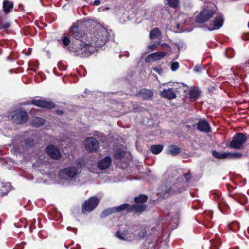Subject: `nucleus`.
Segmentation results:
<instances>
[{
    "label": "nucleus",
    "instance_id": "f257e3e1",
    "mask_svg": "<svg viewBox=\"0 0 249 249\" xmlns=\"http://www.w3.org/2000/svg\"><path fill=\"white\" fill-rule=\"evenodd\" d=\"M89 27L83 32L78 26L73 25L71 29L72 36L75 39L71 50L75 55L87 57L103 46L108 38V31L100 23L88 22Z\"/></svg>",
    "mask_w": 249,
    "mask_h": 249
},
{
    "label": "nucleus",
    "instance_id": "f03ea898",
    "mask_svg": "<svg viewBox=\"0 0 249 249\" xmlns=\"http://www.w3.org/2000/svg\"><path fill=\"white\" fill-rule=\"evenodd\" d=\"M192 176L190 173L179 176L176 170L172 172L168 171L165 175L164 181V195L177 194L184 191L188 187V182L191 179Z\"/></svg>",
    "mask_w": 249,
    "mask_h": 249
},
{
    "label": "nucleus",
    "instance_id": "7ed1b4c3",
    "mask_svg": "<svg viewBox=\"0 0 249 249\" xmlns=\"http://www.w3.org/2000/svg\"><path fill=\"white\" fill-rule=\"evenodd\" d=\"M79 172L75 166H70L60 170L58 174L59 179L63 184L74 185L76 182L77 177Z\"/></svg>",
    "mask_w": 249,
    "mask_h": 249
},
{
    "label": "nucleus",
    "instance_id": "20e7f679",
    "mask_svg": "<svg viewBox=\"0 0 249 249\" xmlns=\"http://www.w3.org/2000/svg\"><path fill=\"white\" fill-rule=\"evenodd\" d=\"M8 117L16 124H20L25 123L28 120V114L25 111L16 109L8 113Z\"/></svg>",
    "mask_w": 249,
    "mask_h": 249
},
{
    "label": "nucleus",
    "instance_id": "39448f33",
    "mask_svg": "<svg viewBox=\"0 0 249 249\" xmlns=\"http://www.w3.org/2000/svg\"><path fill=\"white\" fill-rule=\"evenodd\" d=\"M247 137L242 133H237L233 137L232 141L227 146L236 149H241L247 141Z\"/></svg>",
    "mask_w": 249,
    "mask_h": 249
},
{
    "label": "nucleus",
    "instance_id": "423d86ee",
    "mask_svg": "<svg viewBox=\"0 0 249 249\" xmlns=\"http://www.w3.org/2000/svg\"><path fill=\"white\" fill-rule=\"evenodd\" d=\"M214 14V10L212 7H207L204 8L198 15L195 21L198 23H202L207 22L210 18H211Z\"/></svg>",
    "mask_w": 249,
    "mask_h": 249
},
{
    "label": "nucleus",
    "instance_id": "0eeeda50",
    "mask_svg": "<svg viewBox=\"0 0 249 249\" xmlns=\"http://www.w3.org/2000/svg\"><path fill=\"white\" fill-rule=\"evenodd\" d=\"M100 199L97 197H91L82 204V211L84 213L92 211L98 206Z\"/></svg>",
    "mask_w": 249,
    "mask_h": 249
},
{
    "label": "nucleus",
    "instance_id": "6e6552de",
    "mask_svg": "<svg viewBox=\"0 0 249 249\" xmlns=\"http://www.w3.org/2000/svg\"><path fill=\"white\" fill-rule=\"evenodd\" d=\"M23 105H34L38 107L47 108H52L55 107V104L53 102L41 99L33 100L31 102H26Z\"/></svg>",
    "mask_w": 249,
    "mask_h": 249
},
{
    "label": "nucleus",
    "instance_id": "1a4fd4ad",
    "mask_svg": "<svg viewBox=\"0 0 249 249\" xmlns=\"http://www.w3.org/2000/svg\"><path fill=\"white\" fill-rule=\"evenodd\" d=\"M85 148L89 152L96 151L98 148V142L95 138H87L85 140Z\"/></svg>",
    "mask_w": 249,
    "mask_h": 249
},
{
    "label": "nucleus",
    "instance_id": "9d476101",
    "mask_svg": "<svg viewBox=\"0 0 249 249\" xmlns=\"http://www.w3.org/2000/svg\"><path fill=\"white\" fill-rule=\"evenodd\" d=\"M47 154L53 159H59L61 157V154L59 150L53 145H49L46 147Z\"/></svg>",
    "mask_w": 249,
    "mask_h": 249
},
{
    "label": "nucleus",
    "instance_id": "9b49d317",
    "mask_svg": "<svg viewBox=\"0 0 249 249\" xmlns=\"http://www.w3.org/2000/svg\"><path fill=\"white\" fill-rule=\"evenodd\" d=\"M116 236L120 239L127 241H132L134 239L135 235L132 232L128 231H118L116 232Z\"/></svg>",
    "mask_w": 249,
    "mask_h": 249
},
{
    "label": "nucleus",
    "instance_id": "f8f14e48",
    "mask_svg": "<svg viewBox=\"0 0 249 249\" xmlns=\"http://www.w3.org/2000/svg\"><path fill=\"white\" fill-rule=\"evenodd\" d=\"M223 24V17L222 15L216 16L213 21V24H211L208 27V30L213 31L219 29Z\"/></svg>",
    "mask_w": 249,
    "mask_h": 249
},
{
    "label": "nucleus",
    "instance_id": "ddd939ff",
    "mask_svg": "<svg viewBox=\"0 0 249 249\" xmlns=\"http://www.w3.org/2000/svg\"><path fill=\"white\" fill-rule=\"evenodd\" d=\"M167 54L165 52H159L152 53L148 55L145 58L146 62H150L152 61H157L162 58Z\"/></svg>",
    "mask_w": 249,
    "mask_h": 249
},
{
    "label": "nucleus",
    "instance_id": "4468645a",
    "mask_svg": "<svg viewBox=\"0 0 249 249\" xmlns=\"http://www.w3.org/2000/svg\"><path fill=\"white\" fill-rule=\"evenodd\" d=\"M112 159L110 156H106L97 162V166L100 170H105L111 165Z\"/></svg>",
    "mask_w": 249,
    "mask_h": 249
},
{
    "label": "nucleus",
    "instance_id": "2eb2a0df",
    "mask_svg": "<svg viewBox=\"0 0 249 249\" xmlns=\"http://www.w3.org/2000/svg\"><path fill=\"white\" fill-rule=\"evenodd\" d=\"M161 97L166 98L169 100H172L176 98L177 95L173 89L168 88L164 89L160 93Z\"/></svg>",
    "mask_w": 249,
    "mask_h": 249
},
{
    "label": "nucleus",
    "instance_id": "dca6fc26",
    "mask_svg": "<svg viewBox=\"0 0 249 249\" xmlns=\"http://www.w3.org/2000/svg\"><path fill=\"white\" fill-rule=\"evenodd\" d=\"M125 151L120 148H117L114 150V158L116 163L118 165L124 159Z\"/></svg>",
    "mask_w": 249,
    "mask_h": 249
},
{
    "label": "nucleus",
    "instance_id": "f3484780",
    "mask_svg": "<svg viewBox=\"0 0 249 249\" xmlns=\"http://www.w3.org/2000/svg\"><path fill=\"white\" fill-rule=\"evenodd\" d=\"M137 95L144 100H151L153 98V93L150 90L143 89L138 92Z\"/></svg>",
    "mask_w": 249,
    "mask_h": 249
},
{
    "label": "nucleus",
    "instance_id": "a211bd4d",
    "mask_svg": "<svg viewBox=\"0 0 249 249\" xmlns=\"http://www.w3.org/2000/svg\"><path fill=\"white\" fill-rule=\"evenodd\" d=\"M197 127L201 132L208 133L211 131L209 124L205 120L200 121L197 124Z\"/></svg>",
    "mask_w": 249,
    "mask_h": 249
},
{
    "label": "nucleus",
    "instance_id": "6ab92c4d",
    "mask_svg": "<svg viewBox=\"0 0 249 249\" xmlns=\"http://www.w3.org/2000/svg\"><path fill=\"white\" fill-rule=\"evenodd\" d=\"M11 189L9 182H0V196H3L7 194Z\"/></svg>",
    "mask_w": 249,
    "mask_h": 249
},
{
    "label": "nucleus",
    "instance_id": "aec40b11",
    "mask_svg": "<svg viewBox=\"0 0 249 249\" xmlns=\"http://www.w3.org/2000/svg\"><path fill=\"white\" fill-rule=\"evenodd\" d=\"M146 208V206L143 204H137L131 205V212L135 213H140L144 211Z\"/></svg>",
    "mask_w": 249,
    "mask_h": 249
},
{
    "label": "nucleus",
    "instance_id": "412c9836",
    "mask_svg": "<svg viewBox=\"0 0 249 249\" xmlns=\"http://www.w3.org/2000/svg\"><path fill=\"white\" fill-rule=\"evenodd\" d=\"M114 212H118L123 211H126L127 212H131V205L124 203L119 206L113 207Z\"/></svg>",
    "mask_w": 249,
    "mask_h": 249
},
{
    "label": "nucleus",
    "instance_id": "4be33fe9",
    "mask_svg": "<svg viewBox=\"0 0 249 249\" xmlns=\"http://www.w3.org/2000/svg\"><path fill=\"white\" fill-rule=\"evenodd\" d=\"M13 5L14 4L13 2L7 0H4L3 1V11L5 13H9L11 10L13 9Z\"/></svg>",
    "mask_w": 249,
    "mask_h": 249
},
{
    "label": "nucleus",
    "instance_id": "5701e85b",
    "mask_svg": "<svg viewBox=\"0 0 249 249\" xmlns=\"http://www.w3.org/2000/svg\"><path fill=\"white\" fill-rule=\"evenodd\" d=\"M180 152L179 148L175 145H170L168 147L167 153L172 156H176Z\"/></svg>",
    "mask_w": 249,
    "mask_h": 249
},
{
    "label": "nucleus",
    "instance_id": "b1692460",
    "mask_svg": "<svg viewBox=\"0 0 249 249\" xmlns=\"http://www.w3.org/2000/svg\"><path fill=\"white\" fill-rule=\"evenodd\" d=\"M45 120L42 118H39V117H36L32 120V124L34 126L38 127H39V126H41L42 125L44 124L45 123Z\"/></svg>",
    "mask_w": 249,
    "mask_h": 249
},
{
    "label": "nucleus",
    "instance_id": "393cba45",
    "mask_svg": "<svg viewBox=\"0 0 249 249\" xmlns=\"http://www.w3.org/2000/svg\"><path fill=\"white\" fill-rule=\"evenodd\" d=\"M213 155L216 158L219 159H228V152H218L216 151H213Z\"/></svg>",
    "mask_w": 249,
    "mask_h": 249
},
{
    "label": "nucleus",
    "instance_id": "a878e982",
    "mask_svg": "<svg viewBox=\"0 0 249 249\" xmlns=\"http://www.w3.org/2000/svg\"><path fill=\"white\" fill-rule=\"evenodd\" d=\"M163 148L162 145H153L151 147V150L152 152L154 154H158L161 152Z\"/></svg>",
    "mask_w": 249,
    "mask_h": 249
},
{
    "label": "nucleus",
    "instance_id": "bb28decb",
    "mask_svg": "<svg viewBox=\"0 0 249 249\" xmlns=\"http://www.w3.org/2000/svg\"><path fill=\"white\" fill-rule=\"evenodd\" d=\"M160 35V31L158 28H155L150 33V38L155 39L158 38Z\"/></svg>",
    "mask_w": 249,
    "mask_h": 249
},
{
    "label": "nucleus",
    "instance_id": "cd10ccee",
    "mask_svg": "<svg viewBox=\"0 0 249 249\" xmlns=\"http://www.w3.org/2000/svg\"><path fill=\"white\" fill-rule=\"evenodd\" d=\"M147 200V196L144 195H141L135 197L134 198V201L137 204H142L146 202Z\"/></svg>",
    "mask_w": 249,
    "mask_h": 249
},
{
    "label": "nucleus",
    "instance_id": "c85d7f7f",
    "mask_svg": "<svg viewBox=\"0 0 249 249\" xmlns=\"http://www.w3.org/2000/svg\"><path fill=\"white\" fill-rule=\"evenodd\" d=\"M242 154L238 152H228V159H239L242 157Z\"/></svg>",
    "mask_w": 249,
    "mask_h": 249
},
{
    "label": "nucleus",
    "instance_id": "c756f323",
    "mask_svg": "<svg viewBox=\"0 0 249 249\" xmlns=\"http://www.w3.org/2000/svg\"><path fill=\"white\" fill-rule=\"evenodd\" d=\"M200 92L198 89H193L189 91V94L191 98L196 99L199 96Z\"/></svg>",
    "mask_w": 249,
    "mask_h": 249
},
{
    "label": "nucleus",
    "instance_id": "7c9ffc66",
    "mask_svg": "<svg viewBox=\"0 0 249 249\" xmlns=\"http://www.w3.org/2000/svg\"><path fill=\"white\" fill-rule=\"evenodd\" d=\"M165 4H167L170 7L175 8L179 5V0H166Z\"/></svg>",
    "mask_w": 249,
    "mask_h": 249
},
{
    "label": "nucleus",
    "instance_id": "2f4dec72",
    "mask_svg": "<svg viewBox=\"0 0 249 249\" xmlns=\"http://www.w3.org/2000/svg\"><path fill=\"white\" fill-rule=\"evenodd\" d=\"M115 213L114 208H110L104 210L101 213V216L102 217H105L110 214L112 213Z\"/></svg>",
    "mask_w": 249,
    "mask_h": 249
},
{
    "label": "nucleus",
    "instance_id": "473e14b6",
    "mask_svg": "<svg viewBox=\"0 0 249 249\" xmlns=\"http://www.w3.org/2000/svg\"><path fill=\"white\" fill-rule=\"evenodd\" d=\"M239 227V223L236 221L232 222L228 226V228L232 231H236L237 229H238Z\"/></svg>",
    "mask_w": 249,
    "mask_h": 249
},
{
    "label": "nucleus",
    "instance_id": "72a5a7b5",
    "mask_svg": "<svg viewBox=\"0 0 249 249\" xmlns=\"http://www.w3.org/2000/svg\"><path fill=\"white\" fill-rule=\"evenodd\" d=\"M34 140L33 135L32 134L31 137L25 140V143L27 146H31L34 145Z\"/></svg>",
    "mask_w": 249,
    "mask_h": 249
},
{
    "label": "nucleus",
    "instance_id": "f704fd0d",
    "mask_svg": "<svg viewBox=\"0 0 249 249\" xmlns=\"http://www.w3.org/2000/svg\"><path fill=\"white\" fill-rule=\"evenodd\" d=\"M225 54L227 57L231 58L234 55V52L232 49L229 48L226 51Z\"/></svg>",
    "mask_w": 249,
    "mask_h": 249
},
{
    "label": "nucleus",
    "instance_id": "c9c22d12",
    "mask_svg": "<svg viewBox=\"0 0 249 249\" xmlns=\"http://www.w3.org/2000/svg\"><path fill=\"white\" fill-rule=\"evenodd\" d=\"M179 67V63L178 62H173L171 64V69L172 71H176Z\"/></svg>",
    "mask_w": 249,
    "mask_h": 249
},
{
    "label": "nucleus",
    "instance_id": "e433bc0d",
    "mask_svg": "<svg viewBox=\"0 0 249 249\" xmlns=\"http://www.w3.org/2000/svg\"><path fill=\"white\" fill-rule=\"evenodd\" d=\"M71 42L70 38L66 36H64L62 39V43L65 46H68Z\"/></svg>",
    "mask_w": 249,
    "mask_h": 249
},
{
    "label": "nucleus",
    "instance_id": "4c0bfd02",
    "mask_svg": "<svg viewBox=\"0 0 249 249\" xmlns=\"http://www.w3.org/2000/svg\"><path fill=\"white\" fill-rule=\"evenodd\" d=\"M186 17H187V16L186 15H185L184 14H180V15L178 16V19L179 20V22L180 23H182L183 22H185L186 21V20H185V21H183L182 20V18H185L186 19Z\"/></svg>",
    "mask_w": 249,
    "mask_h": 249
},
{
    "label": "nucleus",
    "instance_id": "58836bf2",
    "mask_svg": "<svg viewBox=\"0 0 249 249\" xmlns=\"http://www.w3.org/2000/svg\"><path fill=\"white\" fill-rule=\"evenodd\" d=\"M153 70L159 74H162L163 73V70L160 67L154 68Z\"/></svg>",
    "mask_w": 249,
    "mask_h": 249
},
{
    "label": "nucleus",
    "instance_id": "ea45409f",
    "mask_svg": "<svg viewBox=\"0 0 249 249\" xmlns=\"http://www.w3.org/2000/svg\"><path fill=\"white\" fill-rule=\"evenodd\" d=\"M194 71L196 72H200L201 70V66H199V65H196V66L195 67H194Z\"/></svg>",
    "mask_w": 249,
    "mask_h": 249
},
{
    "label": "nucleus",
    "instance_id": "a19ab883",
    "mask_svg": "<svg viewBox=\"0 0 249 249\" xmlns=\"http://www.w3.org/2000/svg\"><path fill=\"white\" fill-rule=\"evenodd\" d=\"M159 45V43H154L153 44H152V45H150L149 46V48L150 49H151V50L152 51H153L154 50L156 49V48H157V46Z\"/></svg>",
    "mask_w": 249,
    "mask_h": 249
},
{
    "label": "nucleus",
    "instance_id": "79ce46f5",
    "mask_svg": "<svg viewBox=\"0 0 249 249\" xmlns=\"http://www.w3.org/2000/svg\"><path fill=\"white\" fill-rule=\"evenodd\" d=\"M145 234H146L145 231L141 232L139 233V234H138L139 237H143L145 235Z\"/></svg>",
    "mask_w": 249,
    "mask_h": 249
},
{
    "label": "nucleus",
    "instance_id": "37998d69",
    "mask_svg": "<svg viewBox=\"0 0 249 249\" xmlns=\"http://www.w3.org/2000/svg\"><path fill=\"white\" fill-rule=\"evenodd\" d=\"M161 46L163 48L165 49V48H170V46H169V45H168L166 43H163L161 45Z\"/></svg>",
    "mask_w": 249,
    "mask_h": 249
},
{
    "label": "nucleus",
    "instance_id": "c03bdc74",
    "mask_svg": "<svg viewBox=\"0 0 249 249\" xmlns=\"http://www.w3.org/2000/svg\"><path fill=\"white\" fill-rule=\"evenodd\" d=\"M100 3V1L99 0H96L94 2V5H98Z\"/></svg>",
    "mask_w": 249,
    "mask_h": 249
},
{
    "label": "nucleus",
    "instance_id": "a18cd8bd",
    "mask_svg": "<svg viewBox=\"0 0 249 249\" xmlns=\"http://www.w3.org/2000/svg\"><path fill=\"white\" fill-rule=\"evenodd\" d=\"M22 245H19L17 246L14 249H22Z\"/></svg>",
    "mask_w": 249,
    "mask_h": 249
},
{
    "label": "nucleus",
    "instance_id": "49530a36",
    "mask_svg": "<svg viewBox=\"0 0 249 249\" xmlns=\"http://www.w3.org/2000/svg\"><path fill=\"white\" fill-rule=\"evenodd\" d=\"M233 199L237 202H240V201L238 200V199L235 197V196H234L233 197Z\"/></svg>",
    "mask_w": 249,
    "mask_h": 249
},
{
    "label": "nucleus",
    "instance_id": "de8ad7c7",
    "mask_svg": "<svg viewBox=\"0 0 249 249\" xmlns=\"http://www.w3.org/2000/svg\"><path fill=\"white\" fill-rule=\"evenodd\" d=\"M178 218H179V214L178 213V214H177L176 215V217H175V218L176 219H178Z\"/></svg>",
    "mask_w": 249,
    "mask_h": 249
},
{
    "label": "nucleus",
    "instance_id": "09e8293b",
    "mask_svg": "<svg viewBox=\"0 0 249 249\" xmlns=\"http://www.w3.org/2000/svg\"><path fill=\"white\" fill-rule=\"evenodd\" d=\"M126 55L127 56H129V53L126 52Z\"/></svg>",
    "mask_w": 249,
    "mask_h": 249
},
{
    "label": "nucleus",
    "instance_id": "8fccbe9b",
    "mask_svg": "<svg viewBox=\"0 0 249 249\" xmlns=\"http://www.w3.org/2000/svg\"><path fill=\"white\" fill-rule=\"evenodd\" d=\"M58 114H61V113H62V111H59L58 112Z\"/></svg>",
    "mask_w": 249,
    "mask_h": 249
},
{
    "label": "nucleus",
    "instance_id": "3c124183",
    "mask_svg": "<svg viewBox=\"0 0 249 249\" xmlns=\"http://www.w3.org/2000/svg\"><path fill=\"white\" fill-rule=\"evenodd\" d=\"M232 71H233V73L235 74V75H237V74L235 73L234 71L232 70V69H231Z\"/></svg>",
    "mask_w": 249,
    "mask_h": 249
},
{
    "label": "nucleus",
    "instance_id": "603ef678",
    "mask_svg": "<svg viewBox=\"0 0 249 249\" xmlns=\"http://www.w3.org/2000/svg\"><path fill=\"white\" fill-rule=\"evenodd\" d=\"M67 229H68V230H70V229H71V227H68Z\"/></svg>",
    "mask_w": 249,
    "mask_h": 249
},
{
    "label": "nucleus",
    "instance_id": "864d4df0",
    "mask_svg": "<svg viewBox=\"0 0 249 249\" xmlns=\"http://www.w3.org/2000/svg\"><path fill=\"white\" fill-rule=\"evenodd\" d=\"M98 10L99 11H100V10H103L102 9H101V8H99Z\"/></svg>",
    "mask_w": 249,
    "mask_h": 249
},
{
    "label": "nucleus",
    "instance_id": "5fc2aeb1",
    "mask_svg": "<svg viewBox=\"0 0 249 249\" xmlns=\"http://www.w3.org/2000/svg\"><path fill=\"white\" fill-rule=\"evenodd\" d=\"M166 84H167L166 83H164V84H162V85L165 86Z\"/></svg>",
    "mask_w": 249,
    "mask_h": 249
},
{
    "label": "nucleus",
    "instance_id": "6e6d98bb",
    "mask_svg": "<svg viewBox=\"0 0 249 249\" xmlns=\"http://www.w3.org/2000/svg\"><path fill=\"white\" fill-rule=\"evenodd\" d=\"M248 27L249 28V23H248Z\"/></svg>",
    "mask_w": 249,
    "mask_h": 249
},
{
    "label": "nucleus",
    "instance_id": "4d7b16f0",
    "mask_svg": "<svg viewBox=\"0 0 249 249\" xmlns=\"http://www.w3.org/2000/svg\"><path fill=\"white\" fill-rule=\"evenodd\" d=\"M66 248L67 249H68L69 247H68V246H67V247H66Z\"/></svg>",
    "mask_w": 249,
    "mask_h": 249
}]
</instances>
